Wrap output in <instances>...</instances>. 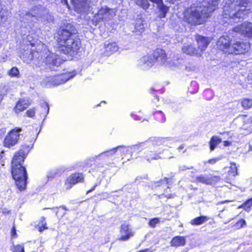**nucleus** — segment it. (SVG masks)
Masks as SVG:
<instances>
[{"mask_svg":"<svg viewBox=\"0 0 252 252\" xmlns=\"http://www.w3.org/2000/svg\"><path fill=\"white\" fill-rule=\"evenodd\" d=\"M36 48L37 51L33 55L36 58L33 60V63L36 66L40 67L44 64L58 66L61 63V59L56 54L51 53L45 44H39Z\"/></svg>","mask_w":252,"mask_h":252,"instance_id":"nucleus-2","label":"nucleus"},{"mask_svg":"<svg viewBox=\"0 0 252 252\" xmlns=\"http://www.w3.org/2000/svg\"><path fill=\"white\" fill-rule=\"evenodd\" d=\"M233 31L252 38V23L246 22L233 28Z\"/></svg>","mask_w":252,"mask_h":252,"instance_id":"nucleus-9","label":"nucleus"},{"mask_svg":"<svg viewBox=\"0 0 252 252\" xmlns=\"http://www.w3.org/2000/svg\"><path fill=\"white\" fill-rule=\"evenodd\" d=\"M13 251L14 252H24V248L22 246L18 245L14 246Z\"/></svg>","mask_w":252,"mask_h":252,"instance_id":"nucleus-42","label":"nucleus"},{"mask_svg":"<svg viewBox=\"0 0 252 252\" xmlns=\"http://www.w3.org/2000/svg\"><path fill=\"white\" fill-rule=\"evenodd\" d=\"M242 106L245 109H248L252 107V99L249 98L243 99L241 101Z\"/></svg>","mask_w":252,"mask_h":252,"instance_id":"nucleus-30","label":"nucleus"},{"mask_svg":"<svg viewBox=\"0 0 252 252\" xmlns=\"http://www.w3.org/2000/svg\"><path fill=\"white\" fill-rule=\"evenodd\" d=\"M16 229H15V227H13L12 229V231H11V235L12 237H14V236L16 235Z\"/></svg>","mask_w":252,"mask_h":252,"instance_id":"nucleus-46","label":"nucleus"},{"mask_svg":"<svg viewBox=\"0 0 252 252\" xmlns=\"http://www.w3.org/2000/svg\"><path fill=\"white\" fill-rule=\"evenodd\" d=\"M63 208L64 209H66L65 207H63Z\"/></svg>","mask_w":252,"mask_h":252,"instance_id":"nucleus-56","label":"nucleus"},{"mask_svg":"<svg viewBox=\"0 0 252 252\" xmlns=\"http://www.w3.org/2000/svg\"><path fill=\"white\" fill-rule=\"evenodd\" d=\"M138 252H151V251H150V249H146L143 250H141L140 251H139Z\"/></svg>","mask_w":252,"mask_h":252,"instance_id":"nucleus-49","label":"nucleus"},{"mask_svg":"<svg viewBox=\"0 0 252 252\" xmlns=\"http://www.w3.org/2000/svg\"><path fill=\"white\" fill-rule=\"evenodd\" d=\"M9 211L6 209H1V212L3 213V214H5V213H9Z\"/></svg>","mask_w":252,"mask_h":252,"instance_id":"nucleus-48","label":"nucleus"},{"mask_svg":"<svg viewBox=\"0 0 252 252\" xmlns=\"http://www.w3.org/2000/svg\"><path fill=\"white\" fill-rule=\"evenodd\" d=\"M21 131V129L11 130L4 139V146L8 148L14 146L18 142L20 136L19 132Z\"/></svg>","mask_w":252,"mask_h":252,"instance_id":"nucleus-8","label":"nucleus"},{"mask_svg":"<svg viewBox=\"0 0 252 252\" xmlns=\"http://www.w3.org/2000/svg\"><path fill=\"white\" fill-rule=\"evenodd\" d=\"M229 172L230 174H231L233 176H235L237 175V167L235 163H232L231 164V166H230V170Z\"/></svg>","mask_w":252,"mask_h":252,"instance_id":"nucleus-33","label":"nucleus"},{"mask_svg":"<svg viewBox=\"0 0 252 252\" xmlns=\"http://www.w3.org/2000/svg\"><path fill=\"white\" fill-rule=\"evenodd\" d=\"M251 206H252V198L248 200L243 206L244 209L246 211Z\"/></svg>","mask_w":252,"mask_h":252,"instance_id":"nucleus-41","label":"nucleus"},{"mask_svg":"<svg viewBox=\"0 0 252 252\" xmlns=\"http://www.w3.org/2000/svg\"><path fill=\"white\" fill-rule=\"evenodd\" d=\"M75 29L67 25L61 31L59 41V51L70 56L76 55L80 49L81 41L74 34Z\"/></svg>","mask_w":252,"mask_h":252,"instance_id":"nucleus-1","label":"nucleus"},{"mask_svg":"<svg viewBox=\"0 0 252 252\" xmlns=\"http://www.w3.org/2000/svg\"><path fill=\"white\" fill-rule=\"evenodd\" d=\"M72 77L69 74H62L56 76H53L51 85L54 86L63 84L68 81Z\"/></svg>","mask_w":252,"mask_h":252,"instance_id":"nucleus-21","label":"nucleus"},{"mask_svg":"<svg viewBox=\"0 0 252 252\" xmlns=\"http://www.w3.org/2000/svg\"><path fill=\"white\" fill-rule=\"evenodd\" d=\"M9 14V13L8 10L3 9L0 6V19L1 21H5L7 19Z\"/></svg>","mask_w":252,"mask_h":252,"instance_id":"nucleus-31","label":"nucleus"},{"mask_svg":"<svg viewBox=\"0 0 252 252\" xmlns=\"http://www.w3.org/2000/svg\"><path fill=\"white\" fill-rule=\"evenodd\" d=\"M246 224V221L244 220L241 219L239 220L236 223V226L238 228H242L244 226H245Z\"/></svg>","mask_w":252,"mask_h":252,"instance_id":"nucleus-40","label":"nucleus"},{"mask_svg":"<svg viewBox=\"0 0 252 252\" xmlns=\"http://www.w3.org/2000/svg\"><path fill=\"white\" fill-rule=\"evenodd\" d=\"M62 2L64 3L65 4H67V0H62Z\"/></svg>","mask_w":252,"mask_h":252,"instance_id":"nucleus-53","label":"nucleus"},{"mask_svg":"<svg viewBox=\"0 0 252 252\" xmlns=\"http://www.w3.org/2000/svg\"><path fill=\"white\" fill-rule=\"evenodd\" d=\"M28 116L30 117H33L35 114V111L33 109H30L27 111L26 112Z\"/></svg>","mask_w":252,"mask_h":252,"instance_id":"nucleus-44","label":"nucleus"},{"mask_svg":"<svg viewBox=\"0 0 252 252\" xmlns=\"http://www.w3.org/2000/svg\"><path fill=\"white\" fill-rule=\"evenodd\" d=\"M12 175L18 189L22 191L26 189L27 179L26 168L23 166L11 167Z\"/></svg>","mask_w":252,"mask_h":252,"instance_id":"nucleus-5","label":"nucleus"},{"mask_svg":"<svg viewBox=\"0 0 252 252\" xmlns=\"http://www.w3.org/2000/svg\"><path fill=\"white\" fill-rule=\"evenodd\" d=\"M230 38L228 36H222L219 38L217 42L219 49L222 52L230 54L232 44L230 42Z\"/></svg>","mask_w":252,"mask_h":252,"instance_id":"nucleus-11","label":"nucleus"},{"mask_svg":"<svg viewBox=\"0 0 252 252\" xmlns=\"http://www.w3.org/2000/svg\"><path fill=\"white\" fill-rule=\"evenodd\" d=\"M182 62V60L178 59L176 61L174 60L172 62H168L167 64H168V65L170 66H179V64H181Z\"/></svg>","mask_w":252,"mask_h":252,"instance_id":"nucleus-37","label":"nucleus"},{"mask_svg":"<svg viewBox=\"0 0 252 252\" xmlns=\"http://www.w3.org/2000/svg\"><path fill=\"white\" fill-rule=\"evenodd\" d=\"M30 105L29 100L27 99H20L19 100L17 105H16L14 109L15 112L18 113L27 109Z\"/></svg>","mask_w":252,"mask_h":252,"instance_id":"nucleus-23","label":"nucleus"},{"mask_svg":"<svg viewBox=\"0 0 252 252\" xmlns=\"http://www.w3.org/2000/svg\"><path fill=\"white\" fill-rule=\"evenodd\" d=\"M144 30V24L142 20L138 19L136 21L134 25V29L133 32L136 33L141 32Z\"/></svg>","mask_w":252,"mask_h":252,"instance_id":"nucleus-28","label":"nucleus"},{"mask_svg":"<svg viewBox=\"0 0 252 252\" xmlns=\"http://www.w3.org/2000/svg\"><path fill=\"white\" fill-rule=\"evenodd\" d=\"M251 1V0H237L236 2H232L230 5L224 6L222 14L223 21L227 22L230 19L244 18L248 13L246 10L247 4Z\"/></svg>","mask_w":252,"mask_h":252,"instance_id":"nucleus-3","label":"nucleus"},{"mask_svg":"<svg viewBox=\"0 0 252 252\" xmlns=\"http://www.w3.org/2000/svg\"><path fill=\"white\" fill-rule=\"evenodd\" d=\"M25 155L23 150H20L16 153L12 161L11 167L22 166V163L24 162Z\"/></svg>","mask_w":252,"mask_h":252,"instance_id":"nucleus-15","label":"nucleus"},{"mask_svg":"<svg viewBox=\"0 0 252 252\" xmlns=\"http://www.w3.org/2000/svg\"><path fill=\"white\" fill-rule=\"evenodd\" d=\"M250 48V45L248 43L236 41L232 44L230 54H241L247 52Z\"/></svg>","mask_w":252,"mask_h":252,"instance_id":"nucleus-10","label":"nucleus"},{"mask_svg":"<svg viewBox=\"0 0 252 252\" xmlns=\"http://www.w3.org/2000/svg\"><path fill=\"white\" fill-rule=\"evenodd\" d=\"M156 62L157 61L161 64H164L166 62V55L165 51L161 49H157L152 54Z\"/></svg>","mask_w":252,"mask_h":252,"instance_id":"nucleus-17","label":"nucleus"},{"mask_svg":"<svg viewBox=\"0 0 252 252\" xmlns=\"http://www.w3.org/2000/svg\"><path fill=\"white\" fill-rule=\"evenodd\" d=\"M221 140L217 136H213L210 141V148L211 151H213L217 146L221 143Z\"/></svg>","mask_w":252,"mask_h":252,"instance_id":"nucleus-27","label":"nucleus"},{"mask_svg":"<svg viewBox=\"0 0 252 252\" xmlns=\"http://www.w3.org/2000/svg\"><path fill=\"white\" fill-rule=\"evenodd\" d=\"M116 15L115 9L109 8L107 6L101 7L96 15V19L99 21H108L112 19Z\"/></svg>","mask_w":252,"mask_h":252,"instance_id":"nucleus-7","label":"nucleus"},{"mask_svg":"<svg viewBox=\"0 0 252 252\" xmlns=\"http://www.w3.org/2000/svg\"><path fill=\"white\" fill-rule=\"evenodd\" d=\"M136 2L137 5L145 9L148 8L150 5L148 0H136Z\"/></svg>","mask_w":252,"mask_h":252,"instance_id":"nucleus-32","label":"nucleus"},{"mask_svg":"<svg viewBox=\"0 0 252 252\" xmlns=\"http://www.w3.org/2000/svg\"><path fill=\"white\" fill-rule=\"evenodd\" d=\"M210 13L200 3L197 6H191L185 12V20L189 24L196 25L203 24Z\"/></svg>","mask_w":252,"mask_h":252,"instance_id":"nucleus-4","label":"nucleus"},{"mask_svg":"<svg viewBox=\"0 0 252 252\" xmlns=\"http://www.w3.org/2000/svg\"><path fill=\"white\" fill-rule=\"evenodd\" d=\"M120 147V146H118V147H116V148H113L109 151L103 152L100 155H104L107 157H108L109 156H112L115 154V153L116 152V150Z\"/></svg>","mask_w":252,"mask_h":252,"instance_id":"nucleus-36","label":"nucleus"},{"mask_svg":"<svg viewBox=\"0 0 252 252\" xmlns=\"http://www.w3.org/2000/svg\"><path fill=\"white\" fill-rule=\"evenodd\" d=\"M220 0H204L200 4L211 13L217 8Z\"/></svg>","mask_w":252,"mask_h":252,"instance_id":"nucleus-18","label":"nucleus"},{"mask_svg":"<svg viewBox=\"0 0 252 252\" xmlns=\"http://www.w3.org/2000/svg\"><path fill=\"white\" fill-rule=\"evenodd\" d=\"M186 239L182 236L174 237L171 241V245L173 247H179L186 244Z\"/></svg>","mask_w":252,"mask_h":252,"instance_id":"nucleus-25","label":"nucleus"},{"mask_svg":"<svg viewBox=\"0 0 252 252\" xmlns=\"http://www.w3.org/2000/svg\"><path fill=\"white\" fill-rule=\"evenodd\" d=\"M180 168L181 169V170H184L183 168L181 169V167H180Z\"/></svg>","mask_w":252,"mask_h":252,"instance_id":"nucleus-55","label":"nucleus"},{"mask_svg":"<svg viewBox=\"0 0 252 252\" xmlns=\"http://www.w3.org/2000/svg\"><path fill=\"white\" fill-rule=\"evenodd\" d=\"M105 47L106 51L109 53L116 52L119 49L117 44L115 42L105 44Z\"/></svg>","mask_w":252,"mask_h":252,"instance_id":"nucleus-29","label":"nucleus"},{"mask_svg":"<svg viewBox=\"0 0 252 252\" xmlns=\"http://www.w3.org/2000/svg\"><path fill=\"white\" fill-rule=\"evenodd\" d=\"M53 76H50V77H46L43 81H42V84L45 86H52L53 85H51V83L53 80Z\"/></svg>","mask_w":252,"mask_h":252,"instance_id":"nucleus-35","label":"nucleus"},{"mask_svg":"<svg viewBox=\"0 0 252 252\" xmlns=\"http://www.w3.org/2000/svg\"><path fill=\"white\" fill-rule=\"evenodd\" d=\"M3 99V95L1 94H0V102Z\"/></svg>","mask_w":252,"mask_h":252,"instance_id":"nucleus-54","label":"nucleus"},{"mask_svg":"<svg viewBox=\"0 0 252 252\" xmlns=\"http://www.w3.org/2000/svg\"><path fill=\"white\" fill-rule=\"evenodd\" d=\"M121 236L119 238L120 240L126 241L133 235L131 231L129 229L128 225L123 224L121 225L120 230Z\"/></svg>","mask_w":252,"mask_h":252,"instance_id":"nucleus-19","label":"nucleus"},{"mask_svg":"<svg viewBox=\"0 0 252 252\" xmlns=\"http://www.w3.org/2000/svg\"><path fill=\"white\" fill-rule=\"evenodd\" d=\"M183 53L190 56H201V52H199V49H196L192 44H188L184 45L182 48Z\"/></svg>","mask_w":252,"mask_h":252,"instance_id":"nucleus-16","label":"nucleus"},{"mask_svg":"<svg viewBox=\"0 0 252 252\" xmlns=\"http://www.w3.org/2000/svg\"><path fill=\"white\" fill-rule=\"evenodd\" d=\"M84 177L81 173H77L73 174L68 177L65 182V186L67 189H70L72 186L79 183L83 182Z\"/></svg>","mask_w":252,"mask_h":252,"instance_id":"nucleus-12","label":"nucleus"},{"mask_svg":"<svg viewBox=\"0 0 252 252\" xmlns=\"http://www.w3.org/2000/svg\"><path fill=\"white\" fill-rule=\"evenodd\" d=\"M75 10L78 13L85 12L88 10L90 0H71Z\"/></svg>","mask_w":252,"mask_h":252,"instance_id":"nucleus-13","label":"nucleus"},{"mask_svg":"<svg viewBox=\"0 0 252 252\" xmlns=\"http://www.w3.org/2000/svg\"><path fill=\"white\" fill-rule=\"evenodd\" d=\"M42 220L41 221V225L39 227V231L42 232L44 229H48V227L46 226V223L45 222V218L44 217L42 218Z\"/></svg>","mask_w":252,"mask_h":252,"instance_id":"nucleus-39","label":"nucleus"},{"mask_svg":"<svg viewBox=\"0 0 252 252\" xmlns=\"http://www.w3.org/2000/svg\"><path fill=\"white\" fill-rule=\"evenodd\" d=\"M166 197L168 198H170L172 197V195L171 194H169V195H164Z\"/></svg>","mask_w":252,"mask_h":252,"instance_id":"nucleus-52","label":"nucleus"},{"mask_svg":"<svg viewBox=\"0 0 252 252\" xmlns=\"http://www.w3.org/2000/svg\"><path fill=\"white\" fill-rule=\"evenodd\" d=\"M196 41L198 45L199 52H201V55L208 46L210 41L208 38L198 35L196 38Z\"/></svg>","mask_w":252,"mask_h":252,"instance_id":"nucleus-20","label":"nucleus"},{"mask_svg":"<svg viewBox=\"0 0 252 252\" xmlns=\"http://www.w3.org/2000/svg\"><path fill=\"white\" fill-rule=\"evenodd\" d=\"M196 179L198 182L207 185H211L218 182L220 178L218 176L210 175L207 176L201 175L200 176L196 177Z\"/></svg>","mask_w":252,"mask_h":252,"instance_id":"nucleus-14","label":"nucleus"},{"mask_svg":"<svg viewBox=\"0 0 252 252\" xmlns=\"http://www.w3.org/2000/svg\"><path fill=\"white\" fill-rule=\"evenodd\" d=\"M152 2L157 4L158 8L160 11L159 16L160 18H164L165 17L169 8L165 6L162 1V0H150Z\"/></svg>","mask_w":252,"mask_h":252,"instance_id":"nucleus-22","label":"nucleus"},{"mask_svg":"<svg viewBox=\"0 0 252 252\" xmlns=\"http://www.w3.org/2000/svg\"><path fill=\"white\" fill-rule=\"evenodd\" d=\"M216 161H217V159L214 158V159H210L208 161V162L211 164H214L216 162Z\"/></svg>","mask_w":252,"mask_h":252,"instance_id":"nucleus-47","label":"nucleus"},{"mask_svg":"<svg viewBox=\"0 0 252 252\" xmlns=\"http://www.w3.org/2000/svg\"><path fill=\"white\" fill-rule=\"evenodd\" d=\"M9 75L12 77H17L19 74V71L17 67H12L8 72Z\"/></svg>","mask_w":252,"mask_h":252,"instance_id":"nucleus-34","label":"nucleus"},{"mask_svg":"<svg viewBox=\"0 0 252 252\" xmlns=\"http://www.w3.org/2000/svg\"><path fill=\"white\" fill-rule=\"evenodd\" d=\"M209 218L207 217L201 216L192 219L190 221V223L194 225H199L205 223L206 221L209 220Z\"/></svg>","mask_w":252,"mask_h":252,"instance_id":"nucleus-26","label":"nucleus"},{"mask_svg":"<svg viewBox=\"0 0 252 252\" xmlns=\"http://www.w3.org/2000/svg\"><path fill=\"white\" fill-rule=\"evenodd\" d=\"M29 14L31 16L35 17L38 21L45 22L53 20L52 17L49 14L47 10L41 6L34 7L30 11Z\"/></svg>","mask_w":252,"mask_h":252,"instance_id":"nucleus-6","label":"nucleus"},{"mask_svg":"<svg viewBox=\"0 0 252 252\" xmlns=\"http://www.w3.org/2000/svg\"><path fill=\"white\" fill-rule=\"evenodd\" d=\"M160 222L158 218H154L150 220L149 222V225L152 227H155L156 225L159 223Z\"/></svg>","mask_w":252,"mask_h":252,"instance_id":"nucleus-38","label":"nucleus"},{"mask_svg":"<svg viewBox=\"0 0 252 252\" xmlns=\"http://www.w3.org/2000/svg\"><path fill=\"white\" fill-rule=\"evenodd\" d=\"M224 145L225 146H229L231 144L230 142H228V141H224Z\"/></svg>","mask_w":252,"mask_h":252,"instance_id":"nucleus-51","label":"nucleus"},{"mask_svg":"<svg viewBox=\"0 0 252 252\" xmlns=\"http://www.w3.org/2000/svg\"><path fill=\"white\" fill-rule=\"evenodd\" d=\"M96 185H94V187L93 188H92L90 190H88L87 192V193H89L92 192V191L94 190L95 188V187H96Z\"/></svg>","mask_w":252,"mask_h":252,"instance_id":"nucleus-50","label":"nucleus"},{"mask_svg":"<svg viewBox=\"0 0 252 252\" xmlns=\"http://www.w3.org/2000/svg\"><path fill=\"white\" fill-rule=\"evenodd\" d=\"M247 116L246 115H240L238 119L240 120H243L244 121L245 119L247 118Z\"/></svg>","mask_w":252,"mask_h":252,"instance_id":"nucleus-45","label":"nucleus"},{"mask_svg":"<svg viewBox=\"0 0 252 252\" xmlns=\"http://www.w3.org/2000/svg\"><path fill=\"white\" fill-rule=\"evenodd\" d=\"M140 62L144 66L148 67H151L156 63L155 59L153 55L143 56L141 59Z\"/></svg>","mask_w":252,"mask_h":252,"instance_id":"nucleus-24","label":"nucleus"},{"mask_svg":"<svg viewBox=\"0 0 252 252\" xmlns=\"http://www.w3.org/2000/svg\"><path fill=\"white\" fill-rule=\"evenodd\" d=\"M195 69V66L191 64V63H188V64L186 66V69L188 71H193Z\"/></svg>","mask_w":252,"mask_h":252,"instance_id":"nucleus-43","label":"nucleus"}]
</instances>
